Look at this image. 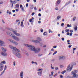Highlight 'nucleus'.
<instances>
[{"label": "nucleus", "instance_id": "nucleus-1", "mask_svg": "<svg viewBox=\"0 0 78 78\" xmlns=\"http://www.w3.org/2000/svg\"><path fill=\"white\" fill-rule=\"evenodd\" d=\"M24 45L27 47H28L29 50L31 51H34L35 53H38L41 51L40 48H36L33 45L25 44H24Z\"/></svg>", "mask_w": 78, "mask_h": 78}, {"label": "nucleus", "instance_id": "nucleus-2", "mask_svg": "<svg viewBox=\"0 0 78 78\" xmlns=\"http://www.w3.org/2000/svg\"><path fill=\"white\" fill-rule=\"evenodd\" d=\"M77 73V70H74V71L71 72L72 75H73V77L74 78H77L78 76V74Z\"/></svg>", "mask_w": 78, "mask_h": 78}, {"label": "nucleus", "instance_id": "nucleus-3", "mask_svg": "<svg viewBox=\"0 0 78 78\" xmlns=\"http://www.w3.org/2000/svg\"><path fill=\"white\" fill-rule=\"evenodd\" d=\"M13 54H14L18 58H19V59H21V58H22V56L21 55V54L19 52L16 53V52H13Z\"/></svg>", "mask_w": 78, "mask_h": 78}, {"label": "nucleus", "instance_id": "nucleus-4", "mask_svg": "<svg viewBox=\"0 0 78 78\" xmlns=\"http://www.w3.org/2000/svg\"><path fill=\"white\" fill-rule=\"evenodd\" d=\"M43 70V69H37V71H38L37 74L39 76H42V71Z\"/></svg>", "mask_w": 78, "mask_h": 78}, {"label": "nucleus", "instance_id": "nucleus-5", "mask_svg": "<svg viewBox=\"0 0 78 78\" xmlns=\"http://www.w3.org/2000/svg\"><path fill=\"white\" fill-rule=\"evenodd\" d=\"M72 68H73V65L69 64L68 66L67 70H68V71H69V72H70V71L72 70Z\"/></svg>", "mask_w": 78, "mask_h": 78}, {"label": "nucleus", "instance_id": "nucleus-6", "mask_svg": "<svg viewBox=\"0 0 78 78\" xmlns=\"http://www.w3.org/2000/svg\"><path fill=\"white\" fill-rule=\"evenodd\" d=\"M12 32L13 33V34L16 36H20V34L17 33V30H13L12 31Z\"/></svg>", "mask_w": 78, "mask_h": 78}, {"label": "nucleus", "instance_id": "nucleus-7", "mask_svg": "<svg viewBox=\"0 0 78 78\" xmlns=\"http://www.w3.org/2000/svg\"><path fill=\"white\" fill-rule=\"evenodd\" d=\"M14 40H15V41H20V38H19V37H16V36L14 35L13 37L12 38Z\"/></svg>", "mask_w": 78, "mask_h": 78}, {"label": "nucleus", "instance_id": "nucleus-8", "mask_svg": "<svg viewBox=\"0 0 78 78\" xmlns=\"http://www.w3.org/2000/svg\"><path fill=\"white\" fill-rule=\"evenodd\" d=\"M9 42H10L12 43V44H13L15 45H18V44H19L17 42L15 41H14L12 40H9Z\"/></svg>", "mask_w": 78, "mask_h": 78}, {"label": "nucleus", "instance_id": "nucleus-9", "mask_svg": "<svg viewBox=\"0 0 78 78\" xmlns=\"http://www.w3.org/2000/svg\"><path fill=\"white\" fill-rule=\"evenodd\" d=\"M17 51H18V52H17ZM16 52V53H18V52H20V51L19 50V49L16 48H14V50H12V52L13 53V52Z\"/></svg>", "mask_w": 78, "mask_h": 78}, {"label": "nucleus", "instance_id": "nucleus-10", "mask_svg": "<svg viewBox=\"0 0 78 78\" xmlns=\"http://www.w3.org/2000/svg\"><path fill=\"white\" fill-rule=\"evenodd\" d=\"M6 33L8 35H9V36H11V37H13V36H14V35L12 33L10 32H7Z\"/></svg>", "mask_w": 78, "mask_h": 78}, {"label": "nucleus", "instance_id": "nucleus-11", "mask_svg": "<svg viewBox=\"0 0 78 78\" xmlns=\"http://www.w3.org/2000/svg\"><path fill=\"white\" fill-rule=\"evenodd\" d=\"M1 55L3 56H7L8 54L7 53H6L3 51H2L1 52Z\"/></svg>", "mask_w": 78, "mask_h": 78}, {"label": "nucleus", "instance_id": "nucleus-12", "mask_svg": "<svg viewBox=\"0 0 78 78\" xmlns=\"http://www.w3.org/2000/svg\"><path fill=\"white\" fill-rule=\"evenodd\" d=\"M5 42H4L3 41H2L0 40V45L2 46V47H3V46H4V45H5Z\"/></svg>", "mask_w": 78, "mask_h": 78}, {"label": "nucleus", "instance_id": "nucleus-13", "mask_svg": "<svg viewBox=\"0 0 78 78\" xmlns=\"http://www.w3.org/2000/svg\"><path fill=\"white\" fill-rule=\"evenodd\" d=\"M65 58V57L64 56H60L58 57V59L60 60L61 59H64Z\"/></svg>", "mask_w": 78, "mask_h": 78}, {"label": "nucleus", "instance_id": "nucleus-14", "mask_svg": "<svg viewBox=\"0 0 78 78\" xmlns=\"http://www.w3.org/2000/svg\"><path fill=\"white\" fill-rule=\"evenodd\" d=\"M3 67L4 66L2 64H0V71H2L3 70Z\"/></svg>", "mask_w": 78, "mask_h": 78}, {"label": "nucleus", "instance_id": "nucleus-15", "mask_svg": "<svg viewBox=\"0 0 78 78\" xmlns=\"http://www.w3.org/2000/svg\"><path fill=\"white\" fill-rule=\"evenodd\" d=\"M32 42H34V43H40V42L39 41L36 40H32Z\"/></svg>", "mask_w": 78, "mask_h": 78}, {"label": "nucleus", "instance_id": "nucleus-16", "mask_svg": "<svg viewBox=\"0 0 78 78\" xmlns=\"http://www.w3.org/2000/svg\"><path fill=\"white\" fill-rule=\"evenodd\" d=\"M23 71L21 72L20 74V77H23Z\"/></svg>", "mask_w": 78, "mask_h": 78}, {"label": "nucleus", "instance_id": "nucleus-17", "mask_svg": "<svg viewBox=\"0 0 78 78\" xmlns=\"http://www.w3.org/2000/svg\"><path fill=\"white\" fill-rule=\"evenodd\" d=\"M37 40L40 42V41H42V39L39 37H38L37 38Z\"/></svg>", "mask_w": 78, "mask_h": 78}, {"label": "nucleus", "instance_id": "nucleus-18", "mask_svg": "<svg viewBox=\"0 0 78 78\" xmlns=\"http://www.w3.org/2000/svg\"><path fill=\"white\" fill-rule=\"evenodd\" d=\"M9 47H10V48H11V49H12L13 50H14V48H16L15 47H13L11 45H9Z\"/></svg>", "mask_w": 78, "mask_h": 78}, {"label": "nucleus", "instance_id": "nucleus-19", "mask_svg": "<svg viewBox=\"0 0 78 78\" xmlns=\"http://www.w3.org/2000/svg\"><path fill=\"white\" fill-rule=\"evenodd\" d=\"M3 64H6V62L5 61L2 62L0 64V65L1 64L2 65V66H3Z\"/></svg>", "mask_w": 78, "mask_h": 78}, {"label": "nucleus", "instance_id": "nucleus-20", "mask_svg": "<svg viewBox=\"0 0 78 78\" xmlns=\"http://www.w3.org/2000/svg\"><path fill=\"white\" fill-rule=\"evenodd\" d=\"M39 46H40V47H43V43H42L41 42L39 43Z\"/></svg>", "mask_w": 78, "mask_h": 78}, {"label": "nucleus", "instance_id": "nucleus-21", "mask_svg": "<svg viewBox=\"0 0 78 78\" xmlns=\"http://www.w3.org/2000/svg\"><path fill=\"white\" fill-rule=\"evenodd\" d=\"M78 29V27L77 26H76L74 27V30L75 31H77V30Z\"/></svg>", "mask_w": 78, "mask_h": 78}, {"label": "nucleus", "instance_id": "nucleus-22", "mask_svg": "<svg viewBox=\"0 0 78 78\" xmlns=\"http://www.w3.org/2000/svg\"><path fill=\"white\" fill-rule=\"evenodd\" d=\"M1 49L2 51H5V52L6 51V49L4 48L3 47H2L1 48Z\"/></svg>", "mask_w": 78, "mask_h": 78}, {"label": "nucleus", "instance_id": "nucleus-23", "mask_svg": "<svg viewBox=\"0 0 78 78\" xmlns=\"http://www.w3.org/2000/svg\"><path fill=\"white\" fill-rule=\"evenodd\" d=\"M70 3H71V2L70 1H69L68 2L66 3L65 4V6H67V5H69V4Z\"/></svg>", "mask_w": 78, "mask_h": 78}, {"label": "nucleus", "instance_id": "nucleus-24", "mask_svg": "<svg viewBox=\"0 0 78 78\" xmlns=\"http://www.w3.org/2000/svg\"><path fill=\"white\" fill-rule=\"evenodd\" d=\"M16 22L17 23H18V25H19V24L20 23V21L19 20H16Z\"/></svg>", "mask_w": 78, "mask_h": 78}, {"label": "nucleus", "instance_id": "nucleus-25", "mask_svg": "<svg viewBox=\"0 0 78 78\" xmlns=\"http://www.w3.org/2000/svg\"><path fill=\"white\" fill-rule=\"evenodd\" d=\"M24 53L27 56H29L28 53V52H27V51H25L24 52Z\"/></svg>", "mask_w": 78, "mask_h": 78}, {"label": "nucleus", "instance_id": "nucleus-26", "mask_svg": "<svg viewBox=\"0 0 78 78\" xmlns=\"http://www.w3.org/2000/svg\"><path fill=\"white\" fill-rule=\"evenodd\" d=\"M65 31L66 33H68V32H69V31H70V30L69 29H66L65 30Z\"/></svg>", "mask_w": 78, "mask_h": 78}, {"label": "nucleus", "instance_id": "nucleus-27", "mask_svg": "<svg viewBox=\"0 0 78 78\" xmlns=\"http://www.w3.org/2000/svg\"><path fill=\"white\" fill-rule=\"evenodd\" d=\"M7 14H11V12H9V10H7L6 12Z\"/></svg>", "mask_w": 78, "mask_h": 78}, {"label": "nucleus", "instance_id": "nucleus-28", "mask_svg": "<svg viewBox=\"0 0 78 78\" xmlns=\"http://www.w3.org/2000/svg\"><path fill=\"white\" fill-rule=\"evenodd\" d=\"M67 27L68 28H70V27H72V25H71V24L69 25V24H68L67 25Z\"/></svg>", "mask_w": 78, "mask_h": 78}, {"label": "nucleus", "instance_id": "nucleus-29", "mask_svg": "<svg viewBox=\"0 0 78 78\" xmlns=\"http://www.w3.org/2000/svg\"><path fill=\"white\" fill-rule=\"evenodd\" d=\"M61 17V16H58L57 17V20H59V19H60Z\"/></svg>", "mask_w": 78, "mask_h": 78}, {"label": "nucleus", "instance_id": "nucleus-30", "mask_svg": "<svg viewBox=\"0 0 78 78\" xmlns=\"http://www.w3.org/2000/svg\"><path fill=\"white\" fill-rule=\"evenodd\" d=\"M16 8L17 9L19 8V4H16Z\"/></svg>", "mask_w": 78, "mask_h": 78}, {"label": "nucleus", "instance_id": "nucleus-31", "mask_svg": "<svg viewBox=\"0 0 78 78\" xmlns=\"http://www.w3.org/2000/svg\"><path fill=\"white\" fill-rule=\"evenodd\" d=\"M43 35L44 36H46V35H47V33L46 32H44L43 33Z\"/></svg>", "mask_w": 78, "mask_h": 78}, {"label": "nucleus", "instance_id": "nucleus-32", "mask_svg": "<svg viewBox=\"0 0 78 78\" xmlns=\"http://www.w3.org/2000/svg\"><path fill=\"white\" fill-rule=\"evenodd\" d=\"M57 4H59V3H61V1H60V0H58L57 1Z\"/></svg>", "mask_w": 78, "mask_h": 78}, {"label": "nucleus", "instance_id": "nucleus-33", "mask_svg": "<svg viewBox=\"0 0 78 78\" xmlns=\"http://www.w3.org/2000/svg\"><path fill=\"white\" fill-rule=\"evenodd\" d=\"M5 73V70H4L2 73H1L0 75V76H2V75H3V73Z\"/></svg>", "mask_w": 78, "mask_h": 78}, {"label": "nucleus", "instance_id": "nucleus-34", "mask_svg": "<svg viewBox=\"0 0 78 78\" xmlns=\"http://www.w3.org/2000/svg\"><path fill=\"white\" fill-rule=\"evenodd\" d=\"M51 69H55V68H54V67H53L52 66V64H51Z\"/></svg>", "mask_w": 78, "mask_h": 78}, {"label": "nucleus", "instance_id": "nucleus-35", "mask_svg": "<svg viewBox=\"0 0 78 78\" xmlns=\"http://www.w3.org/2000/svg\"><path fill=\"white\" fill-rule=\"evenodd\" d=\"M13 63L14 66H16V61H14L13 62Z\"/></svg>", "mask_w": 78, "mask_h": 78}, {"label": "nucleus", "instance_id": "nucleus-36", "mask_svg": "<svg viewBox=\"0 0 78 78\" xmlns=\"http://www.w3.org/2000/svg\"><path fill=\"white\" fill-rule=\"evenodd\" d=\"M49 31V33H53V31H51V30L50 29H49L48 30Z\"/></svg>", "mask_w": 78, "mask_h": 78}, {"label": "nucleus", "instance_id": "nucleus-37", "mask_svg": "<svg viewBox=\"0 0 78 78\" xmlns=\"http://www.w3.org/2000/svg\"><path fill=\"white\" fill-rule=\"evenodd\" d=\"M38 56L39 57H41V56H42V54H39L38 55Z\"/></svg>", "mask_w": 78, "mask_h": 78}, {"label": "nucleus", "instance_id": "nucleus-38", "mask_svg": "<svg viewBox=\"0 0 78 78\" xmlns=\"http://www.w3.org/2000/svg\"><path fill=\"white\" fill-rule=\"evenodd\" d=\"M8 30H10V31H13V30H12V29L11 28H8Z\"/></svg>", "mask_w": 78, "mask_h": 78}, {"label": "nucleus", "instance_id": "nucleus-39", "mask_svg": "<svg viewBox=\"0 0 78 78\" xmlns=\"http://www.w3.org/2000/svg\"><path fill=\"white\" fill-rule=\"evenodd\" d=\"M40 31L41 32V33H43V32H44V30H43V29L41 28V29Z\"/></svg>", "mask_w": 78, "mask_h": 78}, {"label": "nucleus", "instance_id": "nucleus-40", "mask_svg": "<svg viewBox=\"0 0 78 78\" xmlns=\"http://www.w3.org/2000/svg\"><path fill=\"white\" fill-rule=\"evenodd\" d=\"M6 69H7V67L5 65V67H4V71L5 70H6Z\"/></svg>", "mask_w": 78, "mask_h": 78}, {"label": "nucleus", "instance_id": "nucleus-41", "mask_svg": "<svg viewBox=\"0 0 78 78\" xmlns=\"http://www.w3.org/2000/svg\"><path fill=\"white\" fill-rule=\"evenodd\" d=\"M57 75H58V73H56L55 75H54L53 76L54 77H56V76Z\"/></svg>", "mask_w": 78, "mask_h": 78}, {"label": "nucleus", "instance_id": "nucleus-42", "mask_svg": "<svg viewBox=\"0 0 78 78\" xmlns=\"http://www.w3.org/2000/svg\"><path fill=\"white\" fill-rule=\"evenodd\" d=\"M71 47H72V45L71 44L69 45L68 46V47L69 48H71Z\"/></svg>", "mask_w": 78, "mask_h": 78}, {"label": "nucleus", "instance_id": "nucleus-43", "mask_svg": "<svg viewBox=\"0 0 78 78\" xmlns=\"http://www.w3.org/2000/svg\"><path fill=\"white\" fill-rule=\"evenodd\" d=\"M30 8H31V9H33V5H31L30 7Z\"/></svg>", "mask_w": 78, "mask_h": 78}, {"label": "nucleus", "instance_id": "nucleus-44", "mask_svg": "<svg viewBox=\"0 0 78 78\" xmlns=\"http://www.w3.org/2000/svg\"><path fill=\"white\" fill-rule=\"evenodd\" d=\"M57 47V46L55 45L53 46V48H56Z\"/></svg>", "mask_w": 78, "mask_h": 78}, {"label": "nucleus", "instance_id": "nucleus-45", "mask_svg": "<svg viewBox=\"0 0 78 78\" xmlns=\"http://www.w3.org/2000/svg\"><path fill=\"white\" fill-rule=\"evenodd\" d=\"M58 52L57 51H55L53 54V55H55V54H56V53H57V52Z\"/></svg>", "mask_w": 78, "mask_h": 78}, {"label": "nucleus", "instance_id": "nucleus-46", "mask_svg": "<svg viewBox=\"0 0 78 78\" xmlns=\"http://www.w3.org/2000/svg\"><path fill=\"white\" fill-rule=\"evenodd\" d=\"M51 76H53V73H54L53 72V71H52L51 72Z\"/></svg>", "mask_w": 78, "mask_h": 78}, {"label": "nucleus", "instance_id": "nucleus-47", "mask_svg": "<svg viewBox=\"0 0 78 78\" xmlns=\"http://www.w3.org/2000/svg\"><path fill=\"white\" fill-rule=\"evenodd\" d=\"M64 24L63 23H62L61 24V26L62 27H64Z\"/></svg>", "mask_w": 78, "mask_h": 78}, {"label": "nucleus", "instance_id": "nucleus-48", "mask_svg": "<svg viewBox=\"0 0 78 78\" xmlns=\"http://www.w3.org/2000/svg\"><path fill=\"white\" fill-rule=\"evenodd\" d=\"M63 78V76L62 75H60V78Z\"/></svg>", "mask_w": 78, "mask_h": 78}, {"label": "nucleus", "instance_id": "nucleus-49", "mask_svg": "<svg viewBox=\"0 0 78 78\" xmlns=\"http://www.w3.org/2000/svg\"><path fill=\"white\" fill-rule=\"evenodd\" d=\"M13 3L15 4L16 3H17V1L16 0H14L13 1Z\"/></svg>", "mask_w": 78, "mask_h": 78}, {"label": "nucleus", "instance_id": "nucleus-50", "mask_svg": "<svg viewBox=\"0 0 78 78\" xmlns=\"http://www.w3.org/2000/svg\"><path fill=\"white\" fill-rule=\"evenodd\" d=\"M73 34V33H70L69 34L70 36H72V35Z\"/></svg>", "mask_w": 78, "mask_h": 78}, {"label": "nucleus", "instance_id": "nucleus-51", "mask_svg": "<svg viewBox=\"0 0 78 78\" xmlns=\"http://www.w3.org/2000/svg\"><path fill=\"white\" fill-rule=\"evenodd\" d=\"M21 9L23 11H24L25 10V9H24V8H23V7Z\"/></svg>", "mask_w": 78, "mask_h": 78}, {"label": "nucleus", "instance_id": "nucleus-52", "mask_svg": "<svg viewBox=\"0 0 78 78\" xmlns=\"http://www.w3.org/2000/svg\"><path fill=\"white\" fill-rule=\"evenodd\" d=\"M34 14H35V13H34V12H33L32 14H31V15L32 16H34Z\"/></svg>", "mask_w": 78, "mask_h": 78}, {"label": "nucleus", "instance_id": "nucleus-53", "mask_svg": "<svg viewBox=\"0 0 78 78\" xmlns=\"http://www.w3.org/2000/svg\"><path fill=\"white\" fill-rule=\"evenodd\" d=\"M55 69L56 70H58V67H55Z\"/></svg>", "mask_w": 78, "mask_h": 78}, {"label": "nucleus", "instance_id": "nucleus-54", "mask_svg": "<svg viewBox=\"0 0 78 78\" xmlns=\"http://www.w3.org/2000/svg\"><path fill=\"white\" fill-rule=\"evenodd\" d=\"M26 7H28V4L27 3L26 5Z\"/></svg>", "mask_w": 78, "mask_h": 78}, {"label": "nucleus", "instance_id": "nucleus-55", "mask_svg": "<svg viewBox=\"0 0 78 78\" xmlns=\"http://www.w3.org/2000/svg\"><path fill=\"white\" fill-rule=\"evenodd\" d=\"M46 47H47V46H46L45 45H44L42 47H43V48H45Z\"/></svg>", "mask_w": 78, "mask_h": 78}, {"label": "nucleus", "instance_id": "nucleus-56", "mask_svg": "<svg viewBox=\"0 0 78 78\" xmlns=\"http://www.w3.org/2000/svg\"><path fill=\"white\" fill-rule=\"evenodd\" d=\"M22 25H23V22H21V23L20 26H22Z\"/></svg>", "mask_w": 78, "mask_h": 78}, {"label": "nucleus", "instance_id": "nucleus-57", "mask_svg": "<svg viewBox=\"0 0 78 78\" xmlns=\"http://www.w3.org/2000/svg\"><path fill=\"white\" fill-rule=\"evenodd\" d=\"M66 34L68 36H69V35L70 34V33H69V32H68Z\"/></svg>", "mask_w": 78, "mask_h": 78}, {"label": "nucleus", "instance_id": "nucleus-58", "mask_svg": "<svg viewBox=\"0 0 78 78\" xmlns=\"http://www.w3.org/2000/svg\"><path fill=\"white\" fill-rule=\"evenodd\" d=\"M34 10H37V8H36V7H34Z\"/></svg>", "mask_w": 78, "mask_h": 78}, {"label": "nucleus", "instance_id": "nucleus-59", "mask_svg": "<svg viewBox=\"0 0 78 78\" xmlns=\"http://www.w3.org/2000/svg\"><path fill=\"white\" fill-rule=\"evenodd\" d=\"M70 32L71 33H73V30H70Z\"/></svg>", "mask_w": 78, "mask_h": 78}, {"label": "nucleus", "instance_id": "nucleus-60", "mask_svg": "<svg viewBox=\"0 0 78 78\" xmlns=\"http://www.w3.org/2000/svg\"><path fill=\"white\" fill-rule=\"evenodd\" d=\"M38 16L41 17V13H39Z\"/></svg>", "mask_w": 78, "mask_h": 78}, {"label": "nucleus", "instance_id": "nucleus-61", "mask_svg": "<svg viewBox=\"0 0 78 78\" xmlns=\"http://www.w3.org/2000/svg\"><path fill=\"white\" fill-rule=\"evenodd\" d=\"M20 7L21 8H23V6H22V5H20Z\"/></svg>", "mask_w": 78, "mask_h": 78}, {"label": "nucleus", "instance_id": "nucleus-62", "mask_svg": "<svg viewBox=\"0 0 78 78\" xmlns=\"http://www.w3.org/2000/svg\"><path fill=\"white\" fill-rule=\"evenodd\" d=\"M67 77H68V78H73V77L69 76H68Z\"/></svg>", "mask_w": 78, "mask_h": 78}, {"label": "nucleus", "instance_id": "nucleus-63", "mask_svg": "<svg viewBox=\"0 0 78 78\" xmlns=\"http://www.w3.org/2000/svg\"><path fill=\"white\" fill-rule=\"evenodd\" d=\"M62 41H64V37L62 38Z\"/></svg>", "mask_w": 78, "mask_h": 78}, {"label": "nucleus", "instance_id": "nucleus-64", "mask_svg": "<svg viewBox=\"0 0 78 78\" xmlns=\"http://www.w3.org/2000/svg\"><path fill=\"white\" fill-rule=\"evenodd\" d=\"M31 63L32 64H35V62H34V61H32L31 62Z\"/></svg>", "mask_w": 78, "mask_h": 78}]
</instances>
